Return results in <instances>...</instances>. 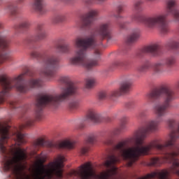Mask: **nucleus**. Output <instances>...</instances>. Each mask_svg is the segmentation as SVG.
<instances>
[{
	"instance_id": "obj_1",
	"label": "nucleus",
	"mask_w": 179,
	"mask_h": 179,
	"mask_svg": "<svg viewBox=\"0 0 179 179\" xmlns=\"http://www.w3.org/2000/svg\"><path fill=\"white\" fill-rule=\"evenodd\" d=\"M103 40H111V31L110 23L106 22L99 24L91 34L82 39L78 38L75 45L76 48L75 55L69 59V64L76 66H83L86 69H92L99 65V59L101 55L100 49L96 48L100 43L97 38Z\"/></svg>"
},
{
	"instance_id": "obj_2",
	"label": "nucleus",
	"mask_w": 179,
	"mask_h": 179,
	"mask_svg": "<svg viewBox=\"0 0 179 179\" xmlns=\"http://www.w3.org/2000/svg\"><path fill=\"white\" fill-rule=\"evenodd\" d=\"M166 13H156L151 16L143 18L141 13H133L131 17V22L143 23L149 29L159 27L161 34L169 33V23H167V16H173L175 22H179V9L177 0H166Z\"/></svg>"
},
{
	"instance_id": "obj_3",
	"label": "nucleus",
	"mask_w": 179,
	"mask_h": 179,
	"mask_svg": "<svg viewBox=\"0 0 179 179\" xmlns=\"http://www.w3.org/2000/svg\"><path fill=\"white\" fill-rule=\"evenodd\" d=\"M60 82L66 87H62L60 94H46L41 95L36 101L35 113L36 118L41 120V113L45 106L58 107L61 103L68 99L70 96L78 94V86L68 77H62Z\"/></svg>"
},
{
	"instance_id": "obj_4",
	"label": "nucleus",
	"mask_w": 179,
	"mask_h": 179,
	"mask_svg": "<svg viewBox=\"0 0 179 179\" xmlns=\"http://www.w3.org/2000/svg\"><path fill=\"white\" fill-rule=\"evenodd\" d=\"M27 72L20 74L11 80H9L6 75L0 76V108L2 103H5L9 90L13 87H15L20 93H27L30 89H36V87L43 86V80L34 77L30 78L26 83H23L24 76L27 75Z\"/></svg>"
},
{
	"instance_id": "obj_5",
	"label": "nucleus",
	"mask_w": 179,
	"mask_h": 179,
	"mask_svg": "<svg viewBox=\"0 0 179 179\" xmlns=\"http://www.w3.org/2000/svg\"><path fill=\"white\" fill-rule=\"evenodd\" d=\"M59 68V57L55 55H46L43 59V67L41 73L48 79H52L55 76V71L52 69Z\"/></svg>"
},
{
	"instance_id": "obj_6",
	"label": "nucleus",
	"mask_w": 179,
	"mask_h": 179,
	"mask_svg": "<svg viewBox=\"0 0 179 179\" xmlns=\"http://www.w3.org/2000/svg\"><path fill=\"white\" fill-rule=\"evenodd\" d=\"M131 89H132V79L126 78L121 83L118 90H115L111 92L110 96L112 97H119V96L129 93Z\"/></svg>"
},
{
	"instance_id": "obj_7",
	"label": "nucleus",
	"mask_w": 179,
	"mask_h": 179,
	"mask_svg": "<svg viewBox=\"0 0 179 179\" xmlns=\"http://www.w3.org/2000/svg\"><path fill=\"white\" fill-rule=\"evenodd\" d=\"M9 38L5 35L0 34V65L1 64H3L5 61H9V59H10V55H9V54L2 53V51L9 47Z\"/></svg>"
},
{
	"instance_id": "obj_8",
	"label": "nucleus",
	"mask_w": 179,
	"mask_h": 179,
	"mask_svg": "<svg viewBox=\"0 0 179 179\" xmlns=\"http://www.w3.org/2000/svg\"><path fill=\"white\" fill-rule=\"evenodd\" d=\"M47 37V32L44 29V24H38L36 29V35L34 37L29 38L28 39V43H36V41H41V40H44Z\"/></svg>"
},
{
	"instance_id": "obj_9",
	"label": "nucleus",
	"mask_w": 179,
	"mask_h": 179,
	"mask_svg": "<svg viewBox=\"0 0 179 179\" xmlns=\"http://www.w3.org/2000/svg\"><path fill=\"white\" fill-rule=\"evenodd\" d=\"M141 52H142V54H151L152 57H159V55H162L160 46H159L157 43H152L145 46L141 49Z\"/></svg>"
},
{
	"instance_id": "obj_10",
	"label": "nucleus",
	"mask_w": 179,
	"mask_h": 179,
	"mask_svg": "<svg viewBox=\"0 0 179 179\" xmlns=\"http://www.w3.org/2000/svg\"><path fill=\"white\" fill-rule=\"evenodd\" d=\"M97 16H99V10H90L83 20V27H90L93 24V22L96 20Z\"/></svg>"
},
{
	"instance_id": "obj_11",
	"label": "nucleus",
	"mask_w": 179,
	"mask_h": 179,
	"mask_svg": "<svg viewBox=\"0 0 179 179\" xmlns=\"http://www.w3.org/2000/svg\"><path fill=\"white\" fill-rule=\"evenodd\" d=\"M55 48L62 54H68L71 51V46L65 44V38H59L56 41Z\"/></svg>"
},
{
	"instance_id": "obj_12",
	"label": "nucleus",
	"mask_w": 179,
	"mask_h": 179,
	"mask_svg": "<svg viewBox=\"0 0 179 179\" xmlns=\"http://www.w3.org/2000/svg\"><path fill=\"white\" fill-rule=\"evenodd\" d=\"M49 148H57V149H73L75 146V142L71 141H66L59 144H56L54 143H49Z\"/></svg>"
},
{
	"instance_id": "obj_13",
	"label": "nucleus",
	"mask_w": 179,
	"mask_h": 179,
	"mask_svg": "<svg viewBox=\"0 0 179 179\" xmlns=\"http://www.w3.org/2000/svg\"><path fill=\"white\" fill-rule=\"evenodd\" d=\"M32 8L39 15H44L47 10L44 8V0H34Z\"/></svg>"
},
{
	"instance_id": "obj_14",
	"label": "nucleus",
	"mask_w": 179,
	"mask_h": 179,
	"mask_svg": "<svg viewBox=\"0 0 179 179\" xmlns=\"http://www.w3.org/2000/svg\"><path fill=\"white\" fill-rule=\"evenodd\" d=\"M163 66H164V62L163 61H158L154 63L152 65V71L154 75H162V73L164 72V69Z\"/></svg>"
},
{
	"instance_id": "obj_15",
	"label": "nucleus",
	"mask_w": 179,
	"mask_h": 179,
	"mask_svg": "<svg viewBox=\"0 0 179 179\" xmlns=\"http://www.w3.org/2000/svg\"><path fill=\"white\" fill-rule=\"evenodd\" d=\"M88 118L92 122H95V124H99V122H101L103 121V117L101 115L97 113V111L94 110H90L88 113Z\"/></svg>"
},
{
	"instance_id": "obj_16",
	"label": "nucleus",
	"mask_w": 179,
	"mask_h": 179,
	"mask_svg": "<svg viewBox=\"0 0 179 179\" xmlns=\"http://www.w3.org/2000/svg\"><path fill=\"white\" fill-rule=\"evenodd\" d=\"M45 146V141L44 138H38L34 141L32 145V155H36L37 152L40 150V148Z\"/></svg>"
},
{
	"instance_id": "obj_17",
	"label": "nucleus",
	"mask_w": 179,
	"mask_h": 179,
	"mask_svg": "<svg viewBox=\"0 0 179 179\" xmlns=\"http://www.w3.org/2000/svg\"><path fill=\"white\" fill-rule=\"evenodd\" d=\"M141 36V31L139 29H134L132 33L127 37L126 43L129 45L135 43Z\"/></svg>"
},
{
	"instance_id": "obj_18",
	"label": "nucleus",
	"mask_w": 179,
	"mask_h": 179,
	"mask_svg": "<svg viewBox=\"0 0 179 179\" xmlns=\"http://www.w3.org/2000/svg\"><path fill=\"white\" fill-rule=\"evenodd\" d=\"M128 121V117L127 116H123L120 119V126L119 128L113 131V135H120L125 128H127V122Z\"/></svg>"
},
{
	"instance_id": "obj_19",
	"label": "nucleus",
	"mask_w": 179,
	"mask_h": 179,
	"mask_svg": "<svg viewBox=\"0 0 179 179\" xmlns=\"http://www.w3.org/2000/svg\"><path fill=\"white\" fill-rule=\"evenodd\" d=\"M165 47L169 50L179 49V40L176 38H171L165 43Z\"/></svg>"
},
{
	"instance_id": "obj_20",
	"label": "nucleus",
	"mask_w": 179,
	"mask_h": 179,
	"mask_svg": "<svg viewBox=\"0 0 179 179\" xmlns=\"http://www.w3.org/2000/svg\"><path fill=\"white\" fill-rule=\"evenodd\" d=\"M22 128H26V127H31L34 124V120L27 115H23L22 116Z\"/></svg>"
},
{
	"instance_id": "obj_21",
	"label": "nucleus",
	"mask_w": 179,
	"mask_h": 179,
	"mask_svg": "<svg viewBox=\"0 0 179 179\" xmlns=\"http://www.w3.org/2000/svg\"><path fill=\"white\" fill-rule=\"evenodd\" d=\"M6 10L13 16L17 15V6L13 3L8 4L6 8Z\"/></svg>"
},
{
	"instance_id": "obj_22",
	"label": "nucleus",
	"mask_w": 179,
	"mask_h": 179,
	"mask_svg": "<svg viewBox=\"0 0 179 179\" xmlns=\"http://www.w3.org/2000/svg\"><path fill=\"white\" fill-rule=\"evenodd\" d=\"M150 68V64H149V61H146L143 64L140 65L137 68L138 72L141 73H145Z\"/></svg>"
},
{
	"instance_id": "obj_23",
	"label": "nucleus",
	"mask_w": 179,
	"mask_h": 179,
	"mask_svg": "<svg viewBox=\"0 0 179 179\" xmlns=\"http://www.w3.org/2000/svg\"><path fill=\"white\" fill-rule=\"evenodd\" d=\"M142 5H143V1L138 0L134 2V10L135 12L141 13L142 10H143V8L142 7Z\"/></svg>"
},
{
	"instance_id": "obj_24",
	"label": "nucleus",
	"mask_w": 179,
	"mask_h": 179,
	"mask_svg": "<svg viewBox=\"0 0 179 179\" xmlns=\"http://www.w3.org/2000/svg\"><path fill=\"white\" fill-rule=\"evenodd\" d=\"M176 64V57L170 56L165 59V64L169 67L171 68Z\"/></svg>"
},
{
	"instance_id": "obj_25",
	"label": "nucleus",
	"mask_w": 179,
	"mask_h": 179,
	"mask_svg": "<svg viewBox=\"0 0 179 179\" xmlns=\"http://www.w3.org/2000/svg\"><path fill=\"white\" fill-rule=\"evenodd\" d=\"M69 109L71 110H78L79 108V101L73 100L69 104Z\"/></svg>"
},
{
	"instance_id": "obj_26",
	"label": "nucleus",
	"mask_w": 179,
	"mask_h": 179,
	"mask_svg": "<svg viewBox=\"0 0 179 179\" xmlns=\"http://www.w3.org/2000/svg\"><path fill=\"white\" fill-rule=\"evenodd\" d=\"M65 20H66V15L65 14H59L54 19L55 23L65 22Z\"/></svg>"
},
{
	"instance_id": "obj_27",
	"label": "nucleus",
	"mask_w": 179,
	"mask_h": 179,
	"mask_svg": "<svg viewBox=\"0 0 179 179\" xmlns=\"http://www.w3.org/2000/svg\"><path fill=\"white\" fill-rule=\"evenodd\" d=\"M113 65L116 67V68H118L120 66H127L128 65V61L127 60H117V61H115L114 63H113Z\"/></svg>"
},
{
	"instance_id": "obj_28",
	"label": "nucleus",
	"mask_w": 179,
	"mask_h": 179,
	"mask_svg": "<svg viewBox=\"0 0 179 179\" xmlns=\"http://www.w3.org/2000/svg\"><path fill=\"white\" fill-rule=\"evenodd\" d=\"M30 21L24 20L19 24V29H29L30 27Z\"/></svg>"
},
{
	"instance_id": "obj_29",
	"label": "nucleus",
	"mask_w": 179,
	"mask_h": 179,
	"mask_svg": "<svg viewBox=\"0 0 179 179\" xmlns=\"http://www.w3.org/2000/svg\"><path fill=\"white\" fill-rule=\"evenodd\" d=\"M97 141V135L96 134H91L87 138V143H90V145H93L94 142Z\"/></svg>"
},
{
	"instance_id": "obj_30",
	"label": "nucleus",
	"mask_w": 179,
	"mask_h": 179,
	"mask_svg": "<svg viewBox=\"0 0 179 179\" xmlns=\"http://www.w3.org/2000/svg\"><path fill=\"white\" fill-rule=\"evenodd\" d=\"M94 86V80L92 79H87L86 80L85 87L87 89H92Z\"/></svg>"
},
{
	"instance_id": "obj_31",
	"label": "nucleus",
	"mask_w": 179,
	"mask_h": 179,
	"mask_svg": "<svg viewBox=\"0 0 179 179\" xmlns=\"http://www.w3.org/2000/svg\"><path fill=\"white\" fill-rule=\"evenodd\" d=\"M113 143H114V142L113 141V139L111 138H107L104 141V144L107 145V146H113Z\"/></svg>"
},
{
	"instance_id": "obj_32",
	"label": "nucleus",
	"mask_w": 179,
	"mask_h": 179,
	"mask_svg": "<svg viewBox=\"0 0 179 179\" xmlns=\"http://www.w3.org/2000/svg\"><path fill=\"white\" fill-rule=\"evenodd\" d=\"M9 104H10V108H17V107H19V103L16 101H10L9 102Z\"/></svg>"
},
{
	"instance_id": "obj_33",
	"label": "nucleus",
	"mask_w": 179,
	"mask_h": 179,
	"mask_svg": "<svg viewBox=\"0 0 179 179\" xmlns=\"http://www.w3.org/2000/svg\"><path fill=\"white\" fill-rule=\"evenodd\" d=\"M107 97V93L106 92H101L99 94V100H104Z\"/></svg>"
},
{
	"instance_id": "obj_34",
	"label": "nucleus",
	"mask_w": 179,
	"mask_h": 179,
	"mask_svg": "<svg viewBox=\"0 0 179 179\" xmlns=\"http://www.w3.org/2000/svg\"><path fill=\"white\" fill-rule=\"evenodd\" d=\"M89 152V146H85L81 148L80 152L81 155H86Z\"/></svg>"
},
{
	"instance_id": "obj_35",
	"label": "nucleus",
	"mask_w": 179,
	"mask_h": 179,
	"mask_svg": "<svg viewBox=\"0 0 179 179\" xmlns=\"http://www.w3.org/2000/svg\"><path fill=\"white\" fill-rule=\"evenodd\" d=\"M30 55L32 58H38L40 57V55L36 51L31 52Z\"/></svg>"
},
{
	"instance_id": "obj_36",
	"label": "nucleus",
	"mask_w": 179,
	"mask_h": 179,
	"mask_svg": "<svg viewBox=\"0 0 179 179\" xmlns=\"http://www.w3.org/2000/svg\"><path fill=\"white\" fill-rule=\"evenodd\" d=\"M134 103L133 101H129L126 103V107L127 108H134Z\"/></svg>"
},
{
	"instance_id": "obj_37",
	"label": "nucleus",
	"mask_w": 179,
	"mask_h": 179,
	"mask_svg": "<svg viewBox=\"0 0 179 179\" xmlns=\"http://www.w3.org/2000/svg\"><path fill=\"white\" fill-rule=\"evenodd\" d=\"M85 3L87 5H92V3H94V0H85Z\"/></svg>"
},
{
	"instance_id": "obj_38",
	"label": "nucleus",
	"mask_w": 179,
	"mask_h": 179,
	"mask_svg": "<svg viewBox=\"0 0 179 179\" xmlns=\"http://www.w3.org/2000/svg\"><path fill=\"white\" fill-rule=\"evenodd\" d=\"M122 10H123V7H122V6H119L117 7V13H118V14L122 13Z\"/></svg>"
},
{
	"instance_id": "obj_39",
	"label": "nucleus",
	"mask_w": 179,
	"mask_h": 179,
	"mask_svg": "<svg viewBox=\"0 0 179 179\" xmlns=\"http://www.w3.org/2000/svg\"><path fill=\"white\" fill-rule=\"evenodd\" d=\"M85 122H81L79 124V129H83V128H85Z\"/></svg>"
},
{
	"instance_id": "obj_40",
	"label": "nucleus",
	"mask_w": 179,
	"mask_h": 179,
	"mask_svg": "<svg viewBox=\"0 0 179 179\" xmlns=\"http://www.w3.org/2000/svg\"><path fill=\"white\" fill-rule=\"evenodd\" d=\"M115 17H116V19H120L122 17L121 15H120V14H118L117 15H115Z\"/></svg>"
},
{
	"instance_id": "obj_41",
	"label": "nucleus",
	"mask_w": 179,
	"mask_h": 179,
	"mask_svg": "<svg viewBox=\"0 0 179 179\" xmlns=\"http://www.w3.org/2000/svg\"><path fill=\"white\" fill-rule=\"evenodd\" d=\"M140 117H145V114L143 113H140Z\"/></svg>"
},
{
	"instance_id": "obj_42",
	"label": "nucleus",
	"mask_w": 179,
	"mask_h": 179,
	"mask_svg": "<svg viewBox=\"0 0 179 179\" xmlns=\"http://www.w3.org/2000/svg\"><path fill=\"white\" fill-rule=\"evenodd\" d=\"M24 0H17V3H22Z\"/></svg>"
},
{
	"instance_id": "obj_43",
	"label": "nucleus",
	"mask_w": 179,
	"mask_h": 179,
	"mask_svg": "<svg viewBox=\"0 0 179 179\" xmlns=\"http://www.w3.org/2000/svg\"><path fill=\"white\" fill-rule=\"evenodd\" d=\"M120 27H121L122 29H124V27H125L124 25L122 24H119Z\"/></svg>"
},
{
	"instance_id": "obj_44",
	"label": "nucleus",
	"mask_w": 179,
	"mask_h": 179,
	"mask_svg": "<svg viewBox=\"0 0 179 179\" xmlns=\"http://www.w3.org/2000/svg\"><path fill=\"white\" fill-rule=\"evenodd\" d=\"M99 2H104L106 0H97Z\"/></svg>"
},
{
	"instance_id": "obj_45",
	"label": "nucleus",
	"mask_w": 179,
	"mask_h": 179,
	"mask_svg": "<svg viewBox=\"0 0 179 179\" xmlns=\"http://www.w3.org/2000/svg\"><path fill=\"white\" fill-rule=\"evenodd\" d=\"M178 87L179 88V81H178Z\"/></svg>"
},
{
	"instance_id": "obj_46",
	"label": "nucleus",
	"mask_w": 179,
	"mask_h": 179,
	"mask_svg": "<svg viewBox=\"0 0 179 179\" xmlns=\"http://www.w3.org/2000/svg\"><path fill=\"white\" fill-rule=\"evenodd\" d=\"M148 1H155V0H148Z\"/></svg>"
},
{
	"instance_id": "obj_47",
	"label": "nucleus",
	"mask_w": 179,
	"mask_h": 179,
	"mask_svg": "<svg viewBox=\"0 0 179 179\" xmlns=\"http://www.w3.org/2000/svg\"><path fill=\"white\" fill-rule=\"evenodd\" d=\"M127 23L129 24V23H131V22H128Z\"/></svg>"
},
{
	"instance_id": "obj_48",
	"label": "nucleus",
	"mask_w": 179,
	"mask_h": 179,
	"mask_svg": "<svg viewBox=\"0 0 179 179\" xmlns=\"http://www.w3.org/2000/svg\"><path fill=\"white\" fill-rule=\"evenodd\" d=\"M1 26H2V25L0 24V27H1Z\"/></svg>"
},
{
	"instance_id": "obj_49",
	"label": "nucleus",
	"mask_w": 179,
	"mask_h": 179,
	"mask_svg": "<svg viewBox=\"0 0 179 179\" xmlns=\"http://www.w3.org/2000/svg\"><path fill=\"white\" fill-rule=\"evenodd\" d=\"M0 2H2V0H0Z\"/></svg>"
}]
</instances>
